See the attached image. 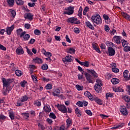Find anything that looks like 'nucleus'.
<instances>
[{"label": "nucleus", "instance_id": "nucleus-44", "mask_svg": "<svg viewBox=\"0 0 130 130\" xmlns=\"http://www.w3.org/2000/svg\"><path fill=\"white\" fill-rule=\"evenodd\" d=\"M96 85H100V86H103V84H102V81L100 79H96Z\"/></svg>", "mask_w": 130, "mask_h": 130}, {"label": "nucleus", "instance_id": "nucleus-28", "mask_svg": "<svg viewBox=\"0 0 130 130\" xmlns=\"http://www.w3.org/2000/svg\"><path fill=\"white\" fill-rule=\"evenodd\" d=\"M123 123H122L121 124L118 125L116 126L112 127L111 128L112 129H117V128H121L122 126H123Z\"/></svg>", "mask_w": 130, "mask_h": 130}, {"label": "nucleus", "instance_id": "nucleus-52", "mask_svg": "<svg viewBox=\"0 0 130 130\" xmlns=\"http://www.w3.org/2000/svg\"><path fill=\"white\" fill-rule=\"evenodd\" d=\"M85 112L89 116H92V112H91V110H87L85 111Z\"/></svg>", "mask_w": 130, "mask_h": 130}, {"label": "nucleus", "instance_id": "nucleus-29", "mask_svg": "<svg viewBox=\"0 0 130 130\" xmlns=\"http://www.w3.org/2000/svg\"><path fill=\"white\" fill-rule=\"evenodd\" d=\"M113 97V93L109 92L106 94V98L107 100H108V98H112Z\"/></svg>", "mask_w": 130, "mask_h": 130}, {"label": "nucleus", "instance_id": "nucleus-42", "mask_svg": "<svg viewBox=\"0 0 130 130\" xmlns=\"http://www.w3.org/2000/svg\"><path fill=\"white\" fill-rule=\"evenodd\" d=\"M46 88L47 89V90H50L51 89H52V85L51 84H48L46 86Z\"/></svg>", "mask_w": 130, "mask_h": 130}, {"label": "nucleus", "instance_id": "nucleus-10", "mask_svg": "<svg viewBox=\"0 0 130 130\" xmlns=\"http://www.w3.org/2000/svg\"><path fill=\"white\" fill-rule=\"evenodd\" d=\"M120 111L123 115H127L128 114V112L126 110V107L125 106H121Z\"/></svg>", "mask_w": 130, "mask_h": 130}, {"label": "nucleus", "instance_id": "nucleus-49", "mask_svg": "<svg viewBox=\"0 0 130 130\" xmlns=\"http://www.w3.org/2000/svg\"><path fill=\"white\" fill-rule=\"evenodd\" d=\"M30 27H31V25L29 23H26L24 24V27L25 29H27V30L30 29Z\"/></svg>", "mask_w": 130, "mask_h": 130}, {"label": "nucleus", "instance_id": "nucleus-34", "mask_svg": "<svg viewBox=\"0 0 130 130\" xmlns=\"http://www.w3.org/2000/svg\"><path fill=\"white\" fill-rule=\"evenodd\" d=\"M46 55H47V56H48V57H49V60L50 61H51L52 59H51V58H50V57H51V56H52V54H51V53H50V52H46Z\"/></svg>", "mask_w": 130, "mask_h": 130}, {"label": "nucleus", "instance_id": "nucleus-57", "mask_svg": "<svg viewBox=\"0 0 130 130\" xmlns=\"http://www.w3.org/2000/svg\"><path fill=\"white\" fill-rule=\"evenodd\" d=\"M21 102H21V100L18 101L17 103L16 104V106H18V107L22 106V105H23V104Z\"/></svg>", "mask_w": 130, "mask_h": 130}, {"label": "nucleus", "instance_id": "nucleus-31", "mask_svg": "<svg viewBox=\"0 0 130 130\" xmlns=\"http://www.w3.org/2000/svg\"><path fill=\"white\" fill-rule=\"evenodd\" d=\"M10 12H11V14L13 18H15L16 15V11H15V10H14L10 9Z\"/></svg>", "mask_w": 130, "mask_h": 130}, {"label": "nucleus", "instance_id": "nucleus-40", "mask_svg": "<svg viewBox=\"0 0 130 130\" xmlns=\"http://www.w3.org/2000/svg\"><path fill=\"white\" fill-rule=\"evenodd\" d=\"M9 116L12 120H13V119H15V114H14V113H13V112H9Z\"/></svg>", "mask_w": 130, "mask_h": 130}, {"label": "nucleus", "instance_id": "nucleus-46", "mask_svg": "<svg viewBox=\"0 0 130 130\" xmlns=\"http://www.w3.org/2000/svg\"><path fill=\"white\" fill-rule=\"evenodd\" d=\"M84 95L86 96V97H88V98H90V95H91V93L89 91H85L84 93Z\"/></svg>", "mask_w": 130, "mask_h": 130}, {"label": "nucleus", "instance_id": "nucleus-50", "mask_svg": "<svg viewBox=\"0 0 130 130\" xmlns=\"http://www.w3.org/2000/svg\"><path fill=\"white\" fill-rule=\"evenodd\" d=\"M124 51H125L126 52H127V51H130V47L126 46L124 47Z\"/></svg>", "mask_w": 130, "mask_h": 130}, {"label": "nucleus", "instance_id": "nucleus-54", "mask_svg": "<svg viewBox=\"0 0 130 130\" xmlns=\"http://www.w3.org/2000/svg\"><path fill=\"white\" fill-rule=\"evenodd\" d=\"M31 79L35 83H37V78H36V77H35L34 75H31Z\"/></svg>", "mask_w": 130, "mask_h": 130}, {"label": "nucleus", "instance_id": "nucleus-51", "mask_svg": "<svg viewBox=\"0 0 130 130\" xmlns=\"http://www.w3.org/2000/svg\"><path fill=\"white\" fill-rule=\"evenodd\" d=\"M121 42L122 46L125 47V46H126V41H125V40H122Z\"/></svg>", "mask_w": 130, "mask_h": 130}, {"label": "nucleus", "instance_id": "nucleus-63", "mask_svg": "<svg viewBox=\"0 0 130 130\" xmlns=\"http://www.w3.org/2000/svg\"><path fill=\"white\" fill-rule=\"evenodd\" d=\"M103 18L106 20H108L109 19V17L108 16V15H106V14L103 15Z\"/></svg>", "mask_w": 130, "mask_h": 130}, {"label": "nucleus", "instance_id": "nucleus-41", "mask_svg": "<svg viewBox=\"0 0 130 130\" xmlns=\"http://www.w3.org/2000/svg\"><path fill=\"white\" fill-rule=\"evenodd\" d=\"M26 48V50H27V52L28 53V54H29V55L32 56L33 55V53H32V51H31V50H30V49H29V48H28L27 46L25 47Z\"/></svg>", "mask_w": 130, "mask_h": 130}, {"label": "nucleus", "instance_id": "nucleus-45", "mask_svg": "<svg viewBox=\"0 0 130 130\" xmlns=\"http://www.w3.org/2000/svg\"><path fill=\"white\" fill-rule=\"evenodd\" d=\"M34 33L35 35H40V34H41V31H40L39 29H35L34 30Z\"/></svg>", "mask_w": 130, "mask_h": 130}, {"label": "nucleus", "instance_id": "nucleus-9", "mask_svg": "<svg viewBox=\"0 0 130 130\" xmlns=\"http://www.w3.org/2000/svg\"><path fill=\"white\" fill-rule=\"evenodd\" d=\"M108 51L109 52V56H113V55H115V50L111 47H108Z\"/></svg>", "mask_w": 130, "mask_h": 130}, {"label": "nucleus", "instance_id": "nucleus-21", "mask_svg": "<svg viewBox=\"0 0 130 130\" xmlns=\"http://www.w3.org/2000/svg\"><path fill=\"white\" fill-rule=\"evenodd\" d=\"M34 61L36 63L41 64L43 62V61L41 58H39L38 57H37L36 58L34 59Z\"/></svg>", "mask_w": 130, "mask_h": 130}, {"label": "nucleus", "instance_id": "nucleus-22", "mask_svg": "<svg viewBox=\"0 0 130 130\" xmlns=\"http://www.w3.org/2000/svg\"><path fill=\"white\" fill-rule=\"evenodd\" d=\"M66 52H67V53H73V54H75V53L76 52V50L73 48H70V49H67Z\"/></svg>", "mask_w": 130, "mask_h": 130}, {"label": "nucleus", "instance_id": "nucleus-53", "mask_svg": "<svg viewBox=\"0 0 130 130\" xmlns=\"http://www.w3.org/2000/svg\"><path fill=\"white\" fill-rule=\"evenodd\" d=\"M27 84V81L23 80L22 82L20 83V85L21 87H25V85Z\"/></svg>", "mask_w": 130, "mask_h": 130}, {"label": "nucleus", "instance_id": "nucleus-48", "mask_svg": "<svg viewBox=\"0 0 130 130\" xmlns=\"http://www.w3.org/2000/svg\"><path fill=\"white\" fill-rule=\"evenodd\" d=\"M74 32H75V33H76V34H79V33H80V29H79V28L75 27L74 29Z\"/></svg>", "mask_w": 130, "mask_h": 130}, {"label": "nucleus", "instance_id": "nucleus-7", "mask_svg": "<svg viewBox=\"0 0 130 130\" xmlns=\"http://www.w3.org/2000/svg\"><path fill=\"white\" fill-rule=\"evenodd\" d=\"M74 60V57L72 56H66L65 58H62V61L67 64V62H71Z\"/></svg>", "mask_w": 130, "mask_h": 130}, {"label": "nucleus", "instance_id": "nucleus-62", "mask_svg": "<svg viewBox=\"0 0 130 130\" xmlns=\"http://www.w3.org/2000/svg\"><path fill=\"white\" fill-rule=\"evenodd\" d=\"M0 49L6 51L7 50V48H6V47L4 46L3 45L0 44Z\"/></svg>", "mask_w": 130, "mask_h": 130}, {"label": "nucleus", "instance_id": "nucleus-43", "mask_svg": "<svg viewBox=\"0 0 130 130\" xmlns=\"http://www.w3.org/2000/svg\"><path fill=\"white\" fill-rule=\"evenodd\" d=\"M112 71L113 72V73H118L119 72V69H117L116 67L112 68Z\"/></svg>", "mask_w": 130, "mask_h": 130}, {"label": "nucleus", "instance_id": "nucleus-4", "mask_svg": "<svg viewBox=\"0 0 130 130\" xmlns=\"http://www.w3.org/2000/svg\"><path fill=\"white\" fill-rule=\"evenodd\" d=\"M55 106L61 112L63 113H67V112H68V109L64 105H59V104H57Z\"/></svg>", "mask_w": 130, "mask_h": 130}, {"label": "nucleus", "instance_id": "nucleus-36", "mask_svg": "<svg viewBox=\"0 0 130 130\" xmlns=\"http://www.w3.org/2000/svg\"><path fill=\"white\" fill-rule=\"evenodd\" d=\"M49 116L50 118H52L53 119H55L56 118V116L55 115V114L54 113H50Z\"/></svg>", "mask_w": 130, "mask_h": 130}, {"label": "nucleus", "instance_id": "nucleus-59", "mask_svg": "<svg viewBox=\"0 0 130 130\" xmlns=\"http://www.w3.org/2000/svg\"><path fill=\"white\" fill-rule=\"evenodd\" d=\"M6 117L5 115L3 114H0V120H5Z\"/></svg>", "mask_w": 130, "mask_h": 130}, {"label": "nucleus", "instance_id": "nucleus-3", "mask_svg": "<svg viewBox=\"0 0 130 130\" xmlns=\"http://www.w3.org/2000/svg\"><path fill=\"white\" fill-rule=\"evenodd\" d=\"M2 82L3 83V87L4 89H5V87L6 88H8L13 82H14V79H8L7 80L6 78H3L2 79Z\"/></svg>", "mask_w": 130, "mask_h": 130}, {"label": "nucleus", "instance_id": "nucleus-14", "mask_svg": "<svg viewBox=\"0 0 130 130\" xmlns=\"http://www.w3.org/2000/svg\"><path fill=\"white\" fill-rule=\"evenodd\" d=\"M14 25H12L11 27H7L6 29V32L8 35H11V34L12 32H13V30L14 29Z\"/></svg>", "mask_w": 130, "mask_h": 130}, {"label": "nucleus", "instance_id": "nucleus-16", "mask_svg": "<svg viewBox=\"0 0 130 130\" xmlns=\"http://www.w3.org/2000/svg\"><path fill=\"white\" fill-rule=\"evenodd\" d=\"M91 100H94L95 102L98 103L99 105H102L103 104L102 100H101L100 99L98 98V97L94 98V99H91Z\"/></svg>", "mask_w": 130, "mask_h": 130}, {"label": "nucleus", "instance_id": "nucleus-61", "mask_svg": "<svg viewBox=\"0 0 130 130\" xmlns=\"http://www.w3.org/2000/svg\"><path fill=\"white\" fill-rule=\"evenodd\" d=\"M105 29L106 32H109V30H110L109 26H108L107 25H105Z\"/></svg>", "mask_w": 130, "mask_h": 130}, {"label": "nucleus", "instance_id": "nucleus-20", "mask_svg": "<svg viewBox=\"0 0 130 130\" xmlns=\"http://www.w3.org/2000/svg\"><path fill=\"white\" fill-rule=\"evenodd\" d=\"M66 122H67L66 129H68L69 127H70V126L72 125V119H71V118H70L67 119L66 120Z\"/></svg>", "mask_w": 130, "mask_h": 130}, {"label": "nucleus", "instance_id": "nucleus-38", "mask_svg": "<svg viewBox=\"0 0 130 130\" xmlns=\"http://www.w3.org/2000/svg\"><path fill=\"white\" fill-rule=\"evenodd\" d=\"M76 88L78 91H82L83 87L77 84L76 85Z\"/></svg>", "mask_w": 130, "mask_h": 130}, {"label": "nucleus", "instance_id": "nucleus-39", "mask_svg": "<svg viewBox=\"0 0 130 130\" xmlns=\"http://www.w3.org/2000/svg\"><path fill=\"white\" fill-rule=\"evenodd\" d=\"M7 3L9 6H14V3H15V0H8Z\"/></svg>", "mask_w": 130, "mask_h": 130}, {"label": "nucleus", "instance_id": "nucleus-26", "mask_svg": "<svg viewBox=\"0 0 130 130\" xmlns=\"http://www.w3.org/2000/svg\"><path fill=\"white\" fill-rule=\"evenodd\" d=\"M15 74L16 76H17V77H21L22 75H23V72L20 70H16Z\"/></svg>", "mask_w": 130, "mask_h": 130}, {"label": "nucleus", "instance_id": "nucleus-25", "mask_svg": "<svg viewBox=\"0 0 130 130\" xmlns=\"http://www.w3.org/2000/svg\"><path fill=\"white\" fill-rule=\"evenodd\" d=\"M75 113L78 117H81L82 116V114H81V111H80L79 108H76L75 109Z\"/></svg>", "mask_w": 130, "mask_h": 130}, {"label": "nucleus", "instance_id": "nucleus-30", "mask_svg": "<svg viewBox=\"0 0 130 130\" xmlns=\"http://www.w3.org/2000/svg\"><path fill=\"white\" fill-rule=\"evenodd\" d=\"M15 2L18 6H23L24 5V2L22 0H15Z\"/></svg>", "mask_w": 130, "mask_h": 130}, {"label": "nucleus", "instance_id": "nucleus-47", "mask_svg": "<svg viewBox=\"0 0 130 130\" xmlns=\"http://www.w3.org/2000/svg\"><path fill=\"white\" fill-rule=\"evenodd\" d=\"M16 31L17 32V35H21V34H22V32H23V29H22V28H19L17 29Z\"/></svg>", "mask_w": 130, "mask_h": 130}, {"label": "nucleus", "instance_id": "nucleus-18", "mask_svg": "<svg viewBox=\"0 0 130 130\" xmlns=\"http://www.w3.org/2000/svg\"><path fill=\"white\" fill-rule=\"evenodd\" d=\"M114 39H116L115 40V41H116V43L117 44H120V43H121V42H120V40L121 39V37L115 36L114 37Z\"/></svg>", "mask_w": 130, "mask_h": 130}, {"label": "nucleus", "instance_id": "nucleus-15", "mask_svg": "<svg viewBox=\"0 0 130 130\" xmlns=\"http://www.w3.org/2000/svg\"><path fill=\"white\" fill-rule=\"evenodd\" d=\"M94 89L97 93H99V92L102 91V87H101L100 84H95L94 85Z\"/></svg>", "mask_w": 130, "mask_h": 130}, {"label": "nucleus", "instance_id": "nucleus-56", "mask_svg": "<svg viewBox=\"0 0 130 130\" xmlns=\"http://www.w3.org/2000/svg\"><path fill=\"white\" fill-rule=\"evenodd\" d=\"M38 126H40L41 129H42V130H44V129H45V127H44V125L41 124V123H39L38 124Z\"/></svg>", "mask_w": 130, "mask_h": 130}, {"label": "nucleus", "instance_id": "nucleus-35", "mask_svg": "<svg viewBox=\"0 0 130 130\" xmlns=\"http://www.w3.org/2000/svg\"><path fill=\"white\" fill-rule=\"evenodd\" d=\"M42 70H43L44 71H46V70L48 69V65L47 64H44L42 65Z\"/></svg>", "mask_w": 130, "mask_h": 130}, {"label": "nucleus", "instance_id": "nucleus-23", "mask_svg": "<svg viewBox=\"0 0 130 130\" xmlns=\"http://www.w3.org/2000/svg\"><path fill=\"white\" fill-rule=\"evenodd\" d=\"M85 25L86 26V27H88V28L91 29V30H94V26H93L91 23L89 21L85 22Z\"/></svg>", "mask_w": 130, "mask_h": 130}, {"label": "nucleus", "instance_id": "nucleus-8", "mask_svg": "<svg viewBox=\"0 0 130 130\" xmlns=\"http://www.w3.org/2000/svg\"><path fill=\"white\" fill-rule=\"evenodd\" d=\"M25 34H26V31L22 32L20 34V38H22V37H23L25 41L29 40V38H30V35L29 34L25 35Z\"/></svg>", "mask_w": 130, "mask_h": 130}, {"label": "nucleus", "instance_id": "nucleus-1", "mask_svg": "<svg viewBox=\"0 0 130 130\" xmlns=\"http://www.w3.org/2000/svg\"><path fill=\"white\" fill-rule=\"evenodd\" d=\"M86 71L88 73H89V74L87 72L84 73L85 78L88 83H91L92 84H93L94 83V81H95V79H96V78H98V75L97 73H96L95 71H94V70L87 69ZM89 74H91L92 76Z\"/></svg>", "mask_w": 130, "mask_h": 130}, {"label": "nucleus", "instance_id": "nucleus-33", "mask_svg": "<svg viewBox=\"0 0 130 130\" xmlns=\"http://www.w3.org/2000/svg\"><path fill=\"white\" fill-rule=\"evenodd\" d=\"M123 16L127 20H130V16L127 13L124 12L123 13Z\"/></svg>", "mask_w": 130, "mask_h": 130}, {"label": "nucleus", "instance_id": "nucleus-32", "mask_svg": "<svg viewBox=\"0 0 130 130\" xmlns=\"http://www.w3.org/2000/svg\"><path fill=\"white\" fill-rule=\"evenodd\" d=\"M22 115H23V117L25 118V119H27V118H29V116H30V114L28 113H22Z\"/></svg>", "mask_w": 130, "mask_h": 130}, {"label": "nucleus", "instance_id": "nucleus-6", "mask_svg": "<svg viewBox=\"0 0 130 130\" xmlns=\"http://www.w3.org/2000/svg\"><path fill=\"white\" fill-rule=\"evenodd\" d=\"M74 9H75V7H72V6H70V7H68L67 8H66L65 10L68 11H65L64 12V14L65 15H73L74 12Z\"/></svg>", "mask_w": 130, "mask_h": 130}, {"label": "nucleus", "instance_id": "nucleus-27", "mask_svg": "<svg viewBox=\"0 0 130 130\" xmlns=\"http://www.w3.org/2000/svg\"><path fill=\"white\" fill-rule=\"evenodd\" d=\"M28 99H29V98H28L27 95H24L20 99V101L21 102H26Z\"/></svg>", "mask_w": 130, "mask_h": 130}, {"label": "nucleus", "instance_id": "nucleus-37", "mask_svg": "<svg viewBox=\"0 0 130 130\" xmlns=\"http://www.w3.org/2000/svg\"><path fill=\"white\" fill-rule=\"evenodd\" d=\"M106 44L107 46H111V47H113V46H114V44H113V43L110 42L109 41H107Z\"/></svg>", "mask_w": 130, "mask_h": 130}, {"label": "nucleus", "instance_id": "nucleus-11", "mask_svg": "<svg viewBox=\"0 0 130 130\" xmlns=\"http://www.w3.org/2000/svg\"><path fill=\"white\" fill-rule=\"evenodd\" d=\"M60 94V90L57 88H54L53 89L52 95L53 96H56L58 97V96Z\"/></svg>", "mask_w": 130, "mask_h": 130}, {"label": "nucleus", "instance_id": "nucleus-17", "mask_svg": "<svg viewBox=\"0 0 130 130\" xmlns=\"http://www.w3.org/2000/svg\"><path fill=\"white\" fill-rule=\"evenodd\" d=\"M44 110L45 112L49 113L51 111V108H50V106L49 105H46L44 107Z\"/></svg>", "mask_w": 130, "mask_h": 130}, {"label": "nucleus", "instance_id": "nucleus-58", "mask_svg": "<svg viewBox=\"0 0 130 130\" xmlns=\"http://www.w3.org/2000/svg\"><path fill=\"white\" fill-rule=\"evenodd\" d=\"M66 41L67 42H69V43H72V41H71V39H70V38H69V36L66 35Z\"/></svg>", "mask_w": 130, "mask_h": 130}, {"label": "nucleus", "instance_id": "nucleus-55", "mask_svg": "<svg viewBox=\"0 0 130 130\" xmlns=\"http://www.w3.org/2000/svg\"><path fill=\"white\" fill-rule=\"evenodd\" d=\"M76 105H78L79 107H83V103L81 101H78L76 103Z\"/></svg>", "mask_w": 130, "mask_h": 130}, {"label": "nucleus", "instance_id": "nucleus-2", "mask_svg": "<svg viewBox=\"0 0 130 130\" xmlns=\"http://www.w3.org/2000/svg\"><path fill=\"white\" fill-rule=\"evenodd\" d=\"M91 21L92 23H95L97 25H99V24H101L102 23L101 17H100V15L98 14H96V15H93L91 17Z\"/></svg>", "mask_w": 130, "mask_h": 130}, {"label": "nucleus", "instance_id": "nucleus-19", "mask_svg": "<svg viewBox=\"0 0 130 130\" xmlns=\"http://www.w3.org/2000/svg\"><path fill=\"white\" fill-rule=\"evenodd\" d=\"M127 74H128V71L127 70H125L123 73V77L125 78V79H126V81L130 80V75H129V77H128Z\"/></svg>", "mask_w": 130, "mask_h": 130}, {"label": "nucleus", "instance_id": "nucleus-12", "mask_svg": "<svg viewBox=\"0 0 130 130\" xmlns=\"http://www.w3.org/2000/svg\"><path fill=\"white\" fill-rule=\"evenodd\" d=\"M16 53L18 55H21V54H24V49L22 48V47H19L16 49Z\"/></svg>", "mask_w": 130, "mask_h": 130}, {"label": "nucleus", "instance_id": "nucleus-13", "mask_svg": "<svg viewBox=\"0 0 130 130\" xmlns=\"http://www.w3.org/2000/svg\"><path fill=\"white\" fill-rule=\"evenodd\" d=\"M33 14L30 13H26V14L24 15L25 19H27L29 21H32V20H33Z\"/></svg>", "mask_w": 130, "mask_h": 130}, {"label": "nucleus", "instance_id": "nucleus-5", "mask_svg": "<svg viewBox=\"0 0 130 130\" xmlns=\"http://www.w3.org/2000/svg\"><path fill=\"white\" fill-rule=\"evenodd\" d=\"M67 22H69V23H72V24H76L77 25H79V24H81V22L79 20H78V19L75 17H71L67 19Z\"/></svg>", "mask_w": 130, "mask_h": 130}, {"label": "nucleus", "instance_id": "nucleus-24", "mask_svg": "<svg viewBox=\"0 0 130 130\" xmlns=\"http://www.w3.org/2000/svg\"><path fill=\"white\" fill-rule=\"evenodd\" d=\"M111 82L113 85H116L117 84H118L119 83V79L117 78H112L111 79Z\"/></svg>", "mask_w": 130, "mask_h": 130}, {"label": "nucleus", "instance_id": "nucleus-60", "mask_svg": "<svg viewBox=\"0 0 130 130\" xmlns=\"http://www.w3.org/2000/svg\"><path fill=\"white\" fill-rule=\"evenodd\" d=\"M89 64H90V62L88 61H84V67H86V68H89Z\"/></svg>", "mask_w": 130, "mask_h": 130}, {"label": "nucleus", "instance_id": "nucleus-64", "mask_svg": "<svg viewBox=\"0 0 130 130\" xmlns=\"http://www.w3.org/2000/svg\"><path fill=\"white\" fill-rule=\"evenodd\" d=\"M100 47L101 49H106V46L104 44H101Z\"/></svg>", "mask_w": 130, "mask_h": 130}]
</instances>
